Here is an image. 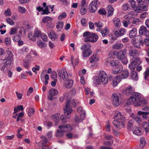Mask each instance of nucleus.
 Wrapping results in <instances>:
<instances>
[{
	"instance_id": "nucleus-43",
	"label": "nucleus",
	"mask_w": 149,
	"mask_h": 149,
	"mask_svg": "<svg viewBox=\"0 0 149 149\" xmlns=\"http://www.w3.org/2000/svg\"><path fill=\"white\" fill-rule=\"evenodd\" d=\"M110 64L112 67H116L118 65V62L117 61L113 60L111 61Z\"/></svg>"
},
{
	"instance_id": "nucleus-11",
	"label": "nucleus",
	"mask_w": 149,
	"mask_h": 149,
	"mask_svg": "<svg viewBox=\"0 0 149 149\" xmlns=\"http://www.w3.org/2000/svg\"><path fill=\"white\" fill-rule=\"evenodd\" d=\"M122 100L119 95L114 93L112 96V102L113 105L115 107H118L120 104Z\"/></svg>"
},
{
	"instance_id": "nucleus-41",
	"label": "nucleus",
	"mask_w": 149,
	"mask_h": 149,
	"mask_svg": "<svg viewBox=\"0 0 149 149\" xmlns=\"http://www.w3.org/2000/svg\"><path fill=\"white\" fill-rule=\"evenodd\" d=\"M77 111L79 113H81L80 114H84L86 116L85 111L83 109L82 107H78L77 109Z\"/></svg>"
},
{
	"instance_id": "nucleus-47",
	"label": "nucleus",
	"mask_w": 149,
	"mask_h": 149,
	"mask_svg": "<svg viewBox=\"0 0 149 149\" xmlns=\"http://www.w3.org/2000/svg\"><path fill=\"white\" fill-rule=\"evenodd\" d=\"M63 23L62 21L59 22L58 23V24L56 26V28L57 29H61L63 27Z\"/></svg>"
},
{
	"instance_id": "nucleus-1",
	"label": "nucleus",
	"mask_w": 149,
	"mask_h": 149,
	"mask_svg": "<svg viewBox=\"0 0 149 149\" xmlns=\"http://www.w3.org/2000/svg\"><path fill=\"white\" fill-rule=\"evenodd\" d=\"M4 50L0 48V56L2 55L0 61L4 64L2 68V70H4L8 69L13 60V54L10 51H8L7 53H4Z\"/></svg>"
},
{
	"instance_id": "nucleus-39",
	"label": "nucleus",
	"mask_w": 149,
	"mask_h": 149,
	"mask_svg": "<svg viewBox=\"0 0 149 149\" xmlns=\"http://www.w3.org/2000/svg\"><path fill=\"white\" fill-rule=\"evenodd\" d=\"M143 127L145 130L146 132H148L149 129V125L147 122H144L142 124Z\"/></svg>"
},
{
	"instance_id": "nucleus-31",
	"label": "nucleus",
	"mask_w": 149,
	"mask_h": 149,
	"mask_svg": "<svg viewBox=\"0 0 149 149\" xmlns=\"http://www.w3.org/2000/svg\"><path fill=\"white\" fill-rule=\"evenodd\" d=\"M131 77L132 78L135 80H137L138 79V76L137 73L135 71H132L131 74Z\"/></svg>"
},
{
	"instance_id": "nucleus-17",
	"label": "nucleus",
	"mask_w": 149,
	"mask_h": 149,
	"mask_svg": "<svg viewBox=\"0 0 149 149\" xmlns=\"http://www.w3.org/2000/svg\"><path fill=\"white\" fill-rule=\"evenodd\" d=\"M114 68L112 70V72L113 74H117L123 70V67L120 65H118Z\"/></svg>"
},
{
	"instance_id": "nucleus-56",
	"label": "nucleus",
	"mask_w": 149,
	"mask_h": 149,
	"mask_svg": "<svg viewBox=\"0 0 149 149\" xmlns=\"http://www.w3.org/2000/svg\"><path fill=\"white\" fill-rule=\"evenodd\" d=\"M18 10L22 13H25L26 11V9L24 8L21 6L19 7Z\"/></svg>"
},
{
	"instance_id": "nucleus-50",
	"label": "nucleus",
	"mask_w": 149,
	"mask_h": 149,
	"mask_svg": "<svg viewBox=\"0 0 149 149\" xmlns=\"http://www.w3.org/2000/svg\"><path fill=\"white\" fill-rule=\"evenodd\" d=\"M87 8L86 7H81L80 9V13L81 15H83L85 14L87 11Z\"/></svg>"
},
{
	"instance_id": "nucleus-18",
	"label": "nucleus",
	"mask_w": 149,
	"mask_h": 149,
	"mask_svg": "<svg viewBox=\"0 0 149 149\" xmlns=\"http://www.w3.org/2000/svg\"><path fill=\"white\" fill-rule=\"evenodd\" d=\"M126 31L125 29L122 28L119 31H116L114 32V34L117 37H118L123 35Z\"/></svg>"
},
{
	"instance_id": "nucleus-34",
	"label": "nucleus",
	"mask_w": 149,
	"mask_h": 149,
	"mask_svg": "<svg viewBox=\"0 0 149 149\" xmlns=\"http://www.w3.org/2000/svg\"><path fill=\"white\" fill-rule=\"evenodd\" d=\"M47 142L48 141L46 138L44 137L43 138L42 140L40 142L39 144L40 146H45Z\"/></svg>"
},
{
	"instance_id": "nucleus-27",
	"label": "nucleus",
	"mask_w": 149,
	"mask_h": 149,
	"mask_svg": "<svg viewBox=\"0 0 149 149\" xmlns=\"http://www.w3.org/2000/svg\"><path fill=\"white\" fill-rule=\"evenodd\" d=\"M137 33V30L135 28H133L130 32L129 36L130 38H132L135 36Z\"/></svg>"
},
{
	"instance_id": "nucleus-55",
	"label": "nucleus",
	"mask_w": 149,
	"mask_h": 149,
	"mask_svg": "<svg viewBox=\"0 0 149 149\" xmlns=\"http://www.w3.org/2000/svg\"><path fill=\"white\" fill-rule=\"evenodd\" d=\"M66 16V14L65 12L61 14L58 17L59 20H61L63 18H65Z\"/></svg>"
},
{
	"instance_id": "nucleus-28",
	"label": "nucleus",
	"mask_w": 149,
	"mask_h": 149,
	"mask_svg": "<svg viewBox=\"0 0 149 149\" xmlns=\"http://www.w3.org/2000/svg\"><path fill=\"white\" fill-rule=\"evenodd\" d=\"M60 114L57 113L52 116V117L54 120L55 123V125H57V123L59 122V116Z\"/></svg>"
},
{
	"instance_id": "nucleus-52",
	"label": "nucleus",
	"mask_w": 149,
	"mask_h": 149,
	"mask_svg": "<svg viewBox=\"0 0 149 149\" xmlns=\"http://www.w3.org/2000/svg\"><path fill=\"white\" fill-rule=\"evenodd\" d=\"M141 20L139 19L136 18L134 19L132 21V23L133 24H138L141 22Z\"/></svg>"
},
{
	"instance_id": "nucleus-40",
	"label": "nucleus",
	"mask_w": 149,
	"mask_h": 149,
	"mask_svg": "<svg viewBox=\"0 0 149 149\" xmlns=\"http://www.w3.org/2000/svg\"><path fill=\"white\" fill-rule=\"evenodd\" d=\"M140 146L141 147H143L146 143L145 139L143 137H141L140 139Z\"/></svg>"
},
{
	"instance_id": "nucleus-63",
	"label": "nucleus",
	"mask_w": 149,
	"mask_h": 149,
	"mask_svg": "<svg viewBox=\"0 0 149 149\" xmlns=\"http://www.w3.org/2000/svg\"><path fill=\"white\" fill-rule=\"evenodd\" d=\"M98 13L100 14L103 15H105L106 14V12L104 8H102L99 10Z\"/></svg>"
},
{
	"instance_id": "nucleus-20",
	"label": "nucleus",
	"mask_w": 149,
	"mask_h": 149,
	"mask_svg": "<svg viewBox=\"0 0 149 149\" xmlns=\"http://www.w3.org/2000/svg\"><path fill=\"white\" fill-rule=\"evenodd\" d=\"M147 6L145 5L137 7L135 10V11L136 12L140 13L143 11H147Z\"/></svg>"
},
{
	"instance_id": "nucleus-45",
	"label": "nucleus",
	"mask_w": 149,
	"mask_h": 149,
	"mask_svg": "<svg viewBox=\"0 0 149 149\" xmlns=\"http://www.w3.org/2000/svg\"><path fill=\"white\" fill-rule=\"evenodd\" d=\"M37 44L38 46L40 48H42L45 45V43L43 42L41 40L37 41Z\"/></svg>"
},
{
	"instance_id": "nucleus-37",
	"label": "nucleus",
	"mask_w": 149,
	"mask_h": 149,
	"mask_svg": "<svg viewBox=\"0 0 149 149\" xmlns=\"http://www.w3.org/2000/svg\"><path fill=\"white\" fill-rule=\"evenodd\" d=\"M28 37L31 40L35 41L36 40V38L35 36V35H34L31 33H29L28 34Z\"/></svg>"
},
{
	"instance_id": "nucleus-26",
	"label": "nucleus",
	"mask_w": 149,
	"mask_h": 149,
	"mask_svg": "<svg viewBox=\"0 0 149 149\" xmlns=\"http://www.w3.org/2000/svg\"><path fill=\"white\" fill-rule=\"evenodd\" d=\"M134 15L132 12L129 13L127 14L124 15L123 18L129 21L133 18Z\"/></svg>"
},
{
	"instance_id": "nucleus-19",
	"label": "nucleus",
	"mask_w": 149,
	"mask_h": 149,
	"mask_svg": "<svg viewBox=\"0 0 149 149\" xmlns=\"http://www.w3.org/2000/svg\"><path fill=\"white\" fill-rule=\"evenodd\" d=\"M121 81L120 77L118 76H116L115 77H114L112 80V82L111 84L113 87L116 86L118 83Z\"/></svg>"
},
{
	"instance_id": "nucleus-6",
	"label": "nucleus",
	"mask_w": 149,
	"mask_h": 149,
	"mask_svg": "<svg viewBox=\"0 0 149 149\" xmlns=\"http://www.w3.org/2000/svg\"><path fill=\"white\" fill-rule=\"evenodd\" d=\"M58 128L60 130H57L56 136L57 137H61L63 136V132H68L71 130L72 127L69 124L61 125L58 126Z\"/></svg>"
},
{
	"instance_id": "nucleus-60",
	"label": "nucleus",
	"mask_w": 149,
	"mask_h": 149,
	"mask_svg": "<svg viewBox=\"0 0 149 149\" xmlns=\"http://www.w3.org/2000/svg\"><path fill=\"white\" fill-rule=\"evenodd\" d=\"M41 37L42 39L44 41H47V35L45 33H42L41 34Z\"/></svg>"
},
{
	"instance_id": "nucleus-12",
	"label": "nucleus",
	"mask_w": 149,
	"mask_h": 149,
	"mask_svg": "<svg viewBox=\"0 0 149 149\" xmlns=\"http://www.w3.org/2000/svg\"><path fill=\"white\" fill-rule=\"evenodd\" d=\"M128 54L130 56L134 57L139 56L140 55V52L134 47H130L129 48Z\"/></svg>"
},
{
	"instance_id": "nucleus-61",
	"label": "nucleus",
	"mask_w": 149,
	"mask_h": 149,
	"mask_svg": "<svg viewBox=\"0 0 149 149\" xmlns=\"http://www.w3.org/2000/svg\"><path fill=\"white\" fill-rule=\"evenodd\" d=\"M5 43L7 45H9L11 43L10 39L9 37L6 38L5 40Z\"/></svg>"
},
{
	"instance_id": "nucleus-35",
	"label": "nucleus",
	"mask_w": 149,
	"mask_h": 149,
	"mask_svg": "<svg viewBox=\"0 0 149 149\" xmlns=\"http://www.w3.org/2000/svg\"><path fill=\"white\" fill-rule=\"evenodd\" d=\"M138 114L139 115H141L143 118H147V115L149 113V112H145L141 111H139L138 112Z\"/></svg>"
},
{
	"instance_id": "nucleus-30",
	"label": "nucleus",
	"mask_w": 149,
	"mask_h": 149,
	"mask_svg": "<svg viewBox=\"0 0 149 149\" xmlns=\"http://www.w3.org/2000/svg\"><path fill=\"white\" fill-rule=\"evenodd\" d=\"M49 93L50 95L54 96L58 94V91L56 89H51L49 91Z\"/></svg>"
},
{
	"instance_id": "nucleus-21",
	"label": "nucleus",
	"mask_w": 149,
	"mask_h": 149,
	"mask_svg": "<svg viewBox=\"0 0 149 149\" xmlns=\"http://www.w3.org/2000/svg\"><path fill=\"white\" fill-rule=\"evenodd\" d=\"M64 83V85L65 88H71L73 85V81L71 79L69 80Z\"/></svg>"
},
{
	"instance_id": "nucleus-42",
	"label": "nucleus",
	"mask_w": 149,
	"mask_h": 149,
	"mask_svg": "<svg viewBox=\"0 0 149 149\" xmlns=\"http://www.w3.org/2000/svg\"><path fill=\"white\" fill-rule=\"evenodd\" d=\"M133 91V88L131 86H129L126 88L125 93L127 94H129L132 93Z\"/></svg>"
},
{
	"instance_id": "nucleus-13",
	"label": "nucleus",
	"mask_w": 149,
	"mask_h": 149,
	"mask_svg": "<svg viewBox=\"0 0 149 149\" xmlns=\"http://www.w3.org/2000/svg\"><path fill=\"white\" fill-rule=\"evenodd\" d=\"M139 33L141 35H144L146 37H149V31L146 27L142 26L140 27L139 30Z\"/></svg>"
},
{
	"instance_id": "nucleus-53",
	"label": "nucleus",
	"mask_w": 149,
	"mask_h": 149,
	"mask_svg": "<svg viewBox=\"0 0 149 149\" xmlns=\"http://www.w3.org/2000/svg\"><path fill=\"white\" fill-rule=\"evenodd\" d=\"M34 34L36 38L38 37L41 35V32L38 30H36L34 31Z\"/></svg>"
},
{
	"instance_id": "nucleus-62",
	"label": "nucleus",
	"mask_w": 149,
	"mask_h": 149,
	"mask_svg": "<svg viewBox=\"0 0 149 149\" xmlns=\"http://www.w3.org/2000/svg\"><path fill=\"white\" fill-rule=\"evenodd\" d=\"M143 43L147 46L149 45V37H147L144 40L143 44Z\"/></svg>"
},
{
	"instance_id": "nucleus-15",
	"label": "nucleus",
	"mask_w": 149,
	"mask_h": 149,
	"mask_svg": "<svg viewBox=\"0 0 149 149\" xmlns=\"http://www.w3.org/2000/svg\"><path fill=\"white\" fill-rule=\"evenodd\" d=\"M132 130L134 134L137 135H141L143 133L141 129L136 126L133 127Z\"/></svg>"
},
{
	"instance_id": "nucleus-3",
	"label": "nucleus",
	"mask_w": 149,
	"mask_h": 149,
	"mask_svg": "<svg viewBox=\"0 0 149 149\" xmlns=\"http://www.w3.org/2000/svg\"><path fill=\"white\" fill-rule=\"evenodd\" d=\"M114 118L115 120L113 121L112 123L117 128L120 129L122 127H124V123L125 120V118L122 115L120 112H119L115 115Z\"/></svg>"
},
{
	"instance_id": "nucleus-49",
	"label": "nucleus",
	"mask_w": 149,
	"mask_h": 149,
	"mask_svg": "<svg viewBox=\"0 0 149 149\" xmlns=\"http://www.w3.org/2000/svg\"><path fill=\"white\" fill-rule=\"evenodd\" d=\"M49 6H47L45 8L44 10H42V15H44L45 14H47L49 13H50V12L49 11Z\"/></svg>"
},
{
	"instance_id": "nucleus-29",
	"label": "nucleus",
	"mask_w": 149,
	"mask_h": 149,
	"mask_svg": "<svg viewBox=\"0 0 149 149\" xmlns=\"http://www.w3.org/2000/svg\"><path fill=\"white\" fill-rule=\"evenodd\" d=\"M136 41L139 42L141 43L142 45L143 44V40L142 37L141 35H138L134 37L133 38Z\"/></svg>"
},
{
	"instance_id": "nucleus-48",
	"label": "nucleus",
	"mask_w": 149,
	"mask_h": 149,
	"mask_svg": "<svg viewBox=\"0 0 149 149\" xmlns=\"http://www.w3.org/2000/svg\"><path fill=\"white\" fill-rule=\"evenodd\" d=\"M7 22L11 25H13L15 24L14 22L10 18L8 17L6 19Z\"/></svg>"
},
{
	"instance_id": "nucleus-51",
	"label": "nucleus",
	"mask_w": 149,
	"mask_h": 149,
	"mask_svg": "<svg viewBox=\"0 0 149 149\" xmlns=\"http://www.w3.org/2000/svg\"><path fill=\"white\" fill-rule=\"evenodd\" d=\"M52 19L50 17L47 16L42 19V22L43 23L47 22L50 20H52Z\"/></svg>"
},
{
	"instance_id": "nucleus-16",
	"label": "nucleus",
	"mask_w": 149,
	"mask_h": 149,
	"mask_svg": "<svg viewBox=\"0 0 149 149\" xmlns=\"http://www.w3.org/2000/svg\"><path fill=\"white\" fill-rule=\"evenodd\" d=\"M85 116L84 114H80V116L76 115L74 118V120L75 122L77 123H79L82 121L84 119Z\"/></svg>"
},
{
	"instance_id": "nucleus-59",
	"label": "nucleus",
	"mask_w": 149,
	"mask_h": 149,
	"mask_svg": "<svg viewBox=\"0 0 149 149\" xmlns=\"http://www.w3.org/2000/svg\"><path fill=\"white\" fill-rule=\"evenodd\" d=\"M134 120H130L128 122V130H129L131 129V127H132L134 123Z\"/></svg>"
},
{
	"instance_id": "nucleus-5",
	"label": "nucleus",
	"mask_w": 149,
	"mask_h": 149,
	"mask_svg": "<svg viewBox=\"0 0 149 149\" xmlns=\"http://www.w3.org/2000/svg\"><path fill=\"white\" fill-rule=\"evenodd\" d=\"M83 36L86 37L84 40L86 42H96L98 39V37L97 34L93 33H91L87 31L84 32L83 34Z\"/></svg>"
},
{
	"instance_id": "nucleus-54",
	"label": "nucleus",
	"mask_w": 149,
	"mask_h": 149,
	"mask_svg": "<svg viewBox=\"0 0 149 149\" xmlns=\"http://www.w3.org/2000/svg\"><path fill=\"white\" fill-rule=\"evenodd\" d=\"M68 79V75L67 71L65 70L64 74V76L63 77V81H67Z\"/></svg>"
},
{
	"instance_id": "nucleus-10",
	"label": "nucleus",
	"mask_w": 149,
	"mask_h": 149,
	"mask_svg": "<svg viewBox=\"0 0 149 149\" xmlns=\"http://www.w3.org/2000/svg\"><path fill=\"white\" fill-rule=\"evenodd\" d=\"M141 61L139 57H133L130 60L129 67L132 70H134L136 67L140 64Z\"/></svg>"
},
{
	"instance_id": "nucleus-22",
	"label": "nucleus",
	"mask_w": 149,
	"mask_h": 149,
	"mask_svg": "<svg viewBox=\"0 0 149 149\" xmlns=\"http://www.w3.org/2000/svg\"><path fill=\"white\" fill-rule=\"evenodd\" d=\"M48 35L49 37L52 40H55V39L57 38L58 37L57 34L52 30L48 34Z\"/></svg>"
},
{
	"instance_id": "nucleus-24",
	"label": "nucleus",
	"mask_w": 149,
	"mask_h": 149,
	"mask_svg": "<svg viewBox=\"0 0 149 149\" xmlns=\"http://www.w3.org/2000/svg\"><path fill=\"white\" fill-rule=\"evenodd\" d=\"M107 9L108 11V17L112 16L114 11V9L112 7L109 5L107 6Z\"/></svg>"
},
{
	"instance_id": "nucleus-57",
	"label": "nucleus",
	"mask_w": 149,
	"mask_h": 149,
	"mask_svg": "<svg viewBox=\"0 0 149 149\" xmlns=\"http://www.w3.org/2000/svg\"><path fill=\"white\" fill-rule=\"evenodd\" d=\"M30 61L29 60H27L24 62V67L26 68L29 67Z\"/></svg>"
},
{
	"instance_id": "nucleus-25",
	"label": "nucleus",
	"mask_w": 149,
	"mask_h": 149,
	"mask_svg": "<svg viewBox=\"0 0 149 149\" xmlns=\"http://www.w3.org/2000/svg\"><path fill=\"white\" fill-rule=\"evenodd\" d=\"M113 22L114 26L116 27H119L121 24L120 20L117 17H115L113 18Z\"/></svg>"
},
{
	"instance_id": "nucleus-23",
	"label": "nucleus",
	"mask_w": 149,
	"mask_h": 149,
	"mask_svg": "<svg viewBox=\"0 0 149 149\" xmlns=\"http://www.w3.org/2000/svg\"><path fill=\"white\" fill-rule=\"evenodd\" d=\"M129 73L127 70H124L121 72L120 78L123 79L127 78L128 76Z\"/></svg>"
},
{
	"instance_id": "nucleus-38",
	"label": "nucleus",
	"mask_w": 149,
	"mask_h": 149,
	"mask_svg": "<svg viewBox=\"0 0 149 149\" xmlns=\"http://www.w3.org/2000/svg\"><path fill=\"white\" fill-rule=\"evenodd\" d=\"M130 9V6L129 4L127 3H124L122 6V9L123 10H127Z\"/></svg>"
},
{
	"instance_id": "nucleus-64",
	"label": "nucleus",
	"mask_w": 149,
	"mask_h": 149,
	"mask_svg": "<svg viewBox=\"0 0 149 149\" xmlns=\"http://www.w3.org/2000/svg\"><path fill=\"white\" fill-rule=\"evenodd\" d=\"M144 78L146 80L147 77L149 76V69L147 68L145 72Z\"/></svg>"
},
{
	"instance_id": "nucleus-33",
	"label": "nucleus",
	"mask_w": 149,
	"mask_h": 149,
	"mask_svg": "<svg viewBox=\"0 0 149 149\" xmlns=\"http://www.w3.org/2000/svg\"><path fill=\"white\" fill-rule=\"evenodd\" d=\"M65 70L64 69L59 70H58V75L61 79H63V77L64 76Z\"/></svg>"
},
{
	"instance_id": "nucleus-32",
	"label": "nucleus",
	"mask_w": 149,
	"mask_h": 149,
	"mask_svg": "<svg viewBox=\"0 0 149 149\" xmlns=\"http://www.w3.org/2000/svg\"><path fill=\"white\" fill-rule=\"evenodd\" d=\"M123 47V45L119 43H116L113 45L112 47L114 49H120Z\"/></svg>"
},
{
	"instance_id": "nucleus-4",
	"label": "nucleus",
	"mask_w": 149,
	"mask_h": 149,
	"mask_svg": "<svg viewBox=\"0 0 149 149\" xmlns=\"http://www.w3.org/2000/svg\"><path fill=\"white\" fill-rule=\"evenodd\" d=\"M64 114L61 116V118L63 122L66 123L67 121V119L70 118V114L72 111L68 99H67L66 101L65 107L64 108Z\"/></svg>"
},
{
	"instance_id": "nucleus-9",
	"label": "nucleus",
	"mask_w": 149,
	"mask_h": 149,
	"mask_svg": "<svg viewBox=\"0 0 149 149\" xmlns=\"http://www.w3.org/2000/svg\"><path fill=\"white\" fill-rule=\"evenodd\" d=\"M91 44L89 43H86L82 45L81 49L83 51V57H87L91 54L92 51L91 50Z\"/></svg>"
},
{
	"instance_id": "nucleus-36",
	"label": "nucleus",
	"mask_w": 149,
	"mask_h": 149,
	"mask_svg": "<svg viewBox=\"0 0 149 149\" xmlns=\"http://www.w3.org/2000/svg\"><path fill=\"white\" fill-rule=\"evenodd\" d=\"M98 60L96 55H93L90 58V62L91 63H94L97 62Z\"/></svg>"
},
{
	"instance_id": "nucleus-44",
	"label": "nucleus",
	"mask_w": 149,
	"mask_h": 149,
	"mask_svg": "<svg viewBox=\"0 0 149 149\" xmlns=\"http://www.w3.org/2000/svg\"><path fill=\"white\" fill-rule=\"evenodd\" d=\"M35 111L33 108H30L29 109L28 112V115L29 117H31L33 115Z\"/></svg>"
},
{
	"instance_id": "nucleus-7",
	"label": "nucleus",
	"mask_w": 149,
	"mask_h": 149,
	"mask_svg": "<svg viewBox=\"0 0 149 149\" xmlns=\"http://www.w3.org/2000/svg\"><path fill=\"white\" fill-rule=\"evenodd\" d=\"M108 79L106 73L104 71H100L99 74L98 79L96 80V83L100 84L101 83L104 85L107 84Z\"/></svg>"
},
{
	"instance_id": "nucleus-46",
	"label": "nucleus",
	"mask_w": 149,
	"mask_h": 149,
	"mask_svg": "<svg viewBox=\"0 0 149 149\" xmlns=\"http://www.w3.org/2000/svg\"><path fill=\"white\" fill-rule=\"evenodd\" d=\"M133 120H134L138 123L140 122L141 120V117L139 115L134 116L133 117Z\"/></svg>"
},
{
	"instance_id": "nucleus-2",
	"label": "nucleus",
	"mask_w": 149,
	"mask_h": 149,
	"mask_svg": "<svg viewBox=\"0 0 149 149\" xmlns=\"http://www.w3.org/2000/svg\"><path fill=\"white\" fill-rule=\"evenodd\" d=\"M128 102L136 107L144 105L147 103L145 100L141 97V94L137 93H133L132 94L129 99Z\"/></svg>"
},
{
	"instance_id": "nucleus-14",
	"label": "nucleus",
	"mask_w": 149,
	"mask_h": 149,
	"mask_svg": "<svg viewBox=\"0 0 149 149\" xmlns=\"http://www.w3.org/2000/svg\"><path fill=\"white\" fill-rule=\"evenodd\" d=\"M97 4V2H96V1H93L91 3L88 8L90 12L94 13L95 12L97 9L96 6Z\"/></svg>"
},
{
	"instance_id": "nucleus-8",
	"label": "nucleus",
	"mask_w": 149,
	"mask_h": 149,
	"mask_svg": "<svg viewBox=\"0 0 149 149\" xmlns=\"http://www.w3.org/2000/svg\"><path fill=\"white\" fill-rule=\"evenodd\" d=\"M126 49H124L120 50L116 54L117 58L120 60L123 64L125 65L128 63V60L126 54Z\"/></svg>"
},
{
	"instance_id": "nucleus-58",
	"label": "nucleus",
	"mask_w": 149,
	"mask_h": 149,
	"mask_svg": "<svg viewBox=\"0 0 149 149\" xmlns=\"http://www.w3.org/2000/svg\"><path fill=\"white\" fill-rule=\"evenodd\" d=\"M51 78L53 80L57 79V74L55 72H53L51 74Z\"/></svg>"
}]
</instances>
